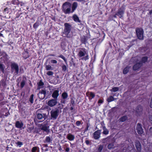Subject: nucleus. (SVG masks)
<instances>
[{
    "label": "nucleus",
    "instance_id": "nucleus-5",
    "mask_svg": "<svg viewBox=\"0 0 152 152\" xmlns=\"http://www.w3.org/2000/svg\"><path fill=\"white\" fill-rule=\"evenodd\" d=\"M136 32L138 38L140 40L143 39L144 31L141 28H136Z\"/></svg>",
    "mask_w": 152,
    "mask_h": 152
},
{
    "label": "nucleus",
    "instance_id": "nucleus-52",
    "mask_svg": "<svg viewBox=\"0 0 152 152\" xmlns=\"http://www.w3.org/2000/svg\"><path fill=\"white\" fill-rule=\"evenodd\" d=\"M51 62L52 64H56L57 61L55 60L52 59L51 60Z\"/></svg>",
    "mask_w": 152,
    "mask_h": 152
},
{
    "label": "nucleus",
    "instance_id": "nucleus-7",
    "mask_svg": "<svg viewBox=\"0 0 152 152\" xmlns=\"http://www.w3.org/2000/svg\"><path fill=\"white\" fill-rule=\"evenodd\" d=\"M61 96V98L60 102L65 104L66 101L68 99V94L65 92H64L62 94Z\"/></svg>",
    "mask_w": 152,
    "mask_h": 152
},
{
    "label": "nucleus",
    "instance_id": "nucleus-3",
    "mask_svg": "<svg viewBox=\"0 0 152 152\" xmlns=\"http://www.w3.org/2000/svg\"><path fill=\"white\" fill-rule=\"evenodd\" d=\"M60 113V110L56 108L52 110L50 112V118L52 120H55L57 119Z\"/></svg>",
    "mask_w": 152,
    "mask_h": 152
},
{
    "label": "nucleus",
    "instance_id": "nucleus-6",
    "mask_svg": "<svg viewBox=\"0 0 152 152\" xmlns=\"http://www.w3.org/2000/svg\"><path fill=\"white\" fill-rule=\"evenodd\" d=\"M47 115L46 113H38L36 115L37 118L41 120V121H44L47 118Z\"/></svg>",
    "mask_w": 152,
    "mask_h": 152
},
{
    "label": "nucleus",
    "instance_id": "nucleus-26",
    "mask_svg": "<svg viewBox=\"0 0 152 152\" xmlns=\"http://www.w3.org/2000/svg\"><path fill=\"white\" fill-rule=\"evenodd\" d=\"M115 147L114 142L110 143L107 146L108 148L110 150L114 149Z\"/></svg>",
    "mask_w": 152,
    "mask_h": 152
},
{
    "label": "nucleus",
    "instance_id": "nucleus-11",
    "mask_svg": "<svg viewBox=\"0 0 152 152\" xmlns=\"http://www.w3.org/2000/svg\"><path fill=\"white\" fill-rule=\"evenodd\" d=\"M136 130L137 133L140 134H141L143 132V129L142 127V124L139 123H138L136 126Z\"/></svg>",
    "mask_w": 152,
    "mask_h": 152
},
{
    "label": "nucleus",
    "instance_id": "nucleus-28",
    "mask_svg": "<svg viewBox=\"0 0 152 152\" xmlns=\"http://www.w3.org/2000/svg\"><path fill=\"white\" fill-rule=\"evenodd\" d=\"M73 19L74 20L75 22L80 23V20L79 18L76 15H74L73 16Z\"/></svg>",
    "mask_w": 152,
    "mask_h": 152
},
{
    "label": "nucleus",
    "instance_id": "nucleus-47",
    "mask_svg": "<svg viewBox=\"0 0 152 152\" xmlns=\"http://www.w3.org/2000/svg\"><path fill=\"white\" fill-rule=\"evenodd\" d=\"M62 70L63 72H65L67 69V68L66 66L63 64L61 66Z\"/></svg>",
    "mask_w": 152,
    "mask_h": 152
},
{
    "label": "nucleus",
    "instance_id": "nucleus-24",
    "mask_svg": "<svg viewBox=\"0 0 152 152\" xmlns=\"http://www.w3.org/2000/svg\"><path fill=\"white\" fill-rule=\"evenodd\" d=\"M66 138L70 141L73 140L75 138L74 135L72 134L69 133L68 134Z\"/></svg>",
    "mask_w": 152,
    "mask_h": 152
},
{
    "label": "nucleus",
    "instance_id": "nucleus-21",
    "mask_svg": "<svg viewBox=\"0 0 152 152\" xmlns=\"http://www.w3.org/2000/svg\"><path fill=\"white\" fill-rule=\"evenodd\" d=\"M142 107L140 105H138L136 109V111L138 114H140L142 113Z\"/></svg>",
    "mask_w": 152,
    "mask_h": 152
},
{
    "label": "nucleus",
    "instance_id": "nucleus-14",
    "mask_svg": "<svg viewBox=\"0 0 152 152\" xmlns=\"http://www.w3.org/2000/svg\"><path fill=\"white\" fill-rule=\"evenodd\" d=\"M11 3L14 5H16L18 7L24 6V3L19 2L18 0H12L11 1Z\"/></svg>",
    "mask_w": 152,
    "mask_h": 152
},
{
    "label": "nucleus",
    "instance_id": "nucleus-40",
    "mask_svg": "<svg viewBox=\"0 0 152 152\" xmlns=\"http://www.w3.org/2000/svg\"><path fill=\"white\" fill-rule=\"evenodd\" d=\"M81 42L83 44H85L86 42V39L85 37L83 36L81 38Z\"/></svg>",
    "mask_w": 152,
    "mask_h": 152
},
{
    "label": "nucleus",
    "instance_id": "nucleus-12",
    "mask_svg": "<svg viewBox=\"0 0 152 152\" xmlns=\"http://www.w3.org/2000/svg\"><path fill=\"white\" fill-rule=\"evenodd\" d=\"M71 4L68 2H66L63 4L62 6L63 10H71Z\"/></svg>",
    "mask_w": 152,
    "mask_h": 152
},
{
    "label": "nucleus",
    "instance_id": "nucleus-32",
    "mask_svg": "<svg viewBox=\"0 0 152 152\" xmlns=\"http://www.w3.org/2000/svg\"><path fill=\"white\" fill-rule=\"evenodd\" d=\"M78 6V3L76 2H74L72 4V9L75 10Z\"/></svg>",
    "mask_w": 152,
    "mask_h": 152
},
{
    "label": "nucleus",
    "instance_id": "nucleus-46",
    "mask_svg": "<svg viewBox=\"0 0 152 152\" xmlns=\"http://www.w3.org/2000/svg\"><path fill=\"white\" fill-rule=\"evenodd\" d=\"M46 69L47 70H52L53 68L50 65H46L45 66Z\"/></svg>",
    "mask_w": 152,
    "mask_h": 152
},
{
    "label": "nucleus",
    "instance_id": "nucleus-9",
    "mask_svg": "<svg viewBox=\"0 0 152 152\" xmlns=\"http://www.w3.org/2000/svg\"><path fill=\"white\" fill-rule=\"evenodd\" d=\"M46 94V91L45 90H42L39 91L38 94L39 99H43L45 98Z\"/></svg>",
    "mask_w": 152,
    "mask_h": 152
},
{
    "label": "nucleus",
    "instance_id": "nucleus-53",
    "mask_svg": "<svg viewBox=\"0 0 152 152\" xmlns=\"http://www.w3.org/2000/svg\"><path fill=\"white\" fill-rule=\"evenodd\" d=\"M64 12L66 14H69L71 10H63Z\"/></svg>",
    "mask_w": 152,
    "mask_h": 152
},
{
    "label": "nucleus",
    "instance_id": "nucleus-49",
    "mask_svg": "<svg viewBox=\"0 0 152 152\" xmlns=\"http://www.w3.org/2000/svg\"><path fill=\"white\" fill-rule=\"evenodd\" d=\"M89 96L91 97V99L94 98L95 97L94 94L92 92H90L89 94Z\"/></svg>",
    "mask_w": 152,
    "mask_h": 152
},
{
    "label": "nucleus",
    "instance_id": "nucleus-61",
    "mask_svg": "<svg viewBox=\"0 0 152 152\" xmlns=\"http://www.w3.org/2000/svg\"><path fill=\"white\" fill-rule=\"evenodd\" d=\"M149 130L151 132H152V127H151L150 128Z\"/></svg>",
    "mask_w": 152,
    "mask_h": 152
},
{
    "label": "nucleus",
    "instance_id": "nucleus-45",
    "mask_svg": "<svg viewBox=\"0 0 152 152\" xmlns=\"http://www.w3.org/2000/svg\"><path fill=\"white\" fill-rule=\"evenodd\" d=\"M103 148V145H100L99 146V147L98 149V151L99 152H101L102 151Z\"/></svg>",
    "mask_w": 152,
    "mask_h": 152
},
{
    "label": "nucleus",
    "instance_id": "nucleus-39",
    "mask_svg": "<svg viewBox=\"0 0 152 152\" xmlns=\"http://www.w3.org/2000/svg\"><path fill=\"white\" fill-rule=\"evenodd\" d=\"M75 99L74 97H72L70 98V103L72 104V106H74L75 104Z\"/></svg>",
    "mask_w": 152,
    "mask_h": 152
},
{
    "label": "nucleus",
    "instance_id": "nucleus-56",
    "mask_svg": "<svg viewBox=\"0 0 152 152\" xmlns=\"http://www.w3.org/2000/svg\"><path fill=\"white\" fill-rule=\"evenodd\" d=\"M150 106L151 108H152V97L151 98V100Z\"/></svg>",
    "mask_w": 152,
    "mask_h": 152
},
{
    "label": "nucleus",
    "instance_id": "nucleus-17",
    "mask_svg": "<svg viewBox=\"0 0 152 152\" xmlns=\"http://www.w3.org/2000/svg\"><path fill=\"white\" fill-rule=\"evenodd\" d=\"M40 129L46 132L47 133H48L50 132L49 126H47L45 125H43L41 127Z\"/></svg>",
    "mask_w": 152,
    "mask_h": 152
},
{
    "label": "nucleus",
    "instance_id": "nucleus-13",
    "mask_svg": "<svg viewBox=\"0 0 152 152\" xmlns=\"http://www.w3.org/2000/svg\"><path fill=\"white\" fill-rule=\"evenodd\" d=\"M101 131V130H98L93 133V137L95 139L97 140L100 137Z\"/></svg>",
    "mask_w": 152,
    "mask_h": 152
},
{
    "label": "nucleus",
    "instance_id": "nucleus-25",
    "mask_svg": "<svg viewBox=\"0 0 152 152\" xmlns=\"http://www.w3.org/2000/svg\"><path fill=\"white\" fill-rule=\"evenodd\" d=\"M124 13V12L123 10H121L118 11V12L116 13V15L119 17L120 18L123 17Z\"/></svg>",
    "mask_w": 152,
    "mask_h": 152
},
{
    "label": "nucleus",
    "instance_id": "nucleus-35",
    "mask_svg": "<svg viewBox=\"0 0 152 152\" xmlns=\"http://www.w3.org/2000/svg\"><path fill=\"white\" fill-rule=\"evenodd\" d=\"M90 126V124L88 123H87L86 128L85 129V130H84V132H83L84 134H86V132L88 131L89 130V126Z\"/></svg>",
    "mask_w": 152,
    "mask_h": 152
},
{
    "label": "nucleus",
    "instance_id": "nucleus-57",
    "mask_svg": "<svg viewBox=\"0 0 152 152\" xmlns=\"http://www.w3.org/2000/svg\"><path fill=\"white\" fill-rule=\"evenodd\" d=\"M103 102V101L102 100L100 99L98 101V102L99 103H102Z\"/></svg>",
    "mask_w": 152,
    "mask_h": 152
},
{
    "label": "nucleus",
    "instance_id": "nucleus-15",
    "mask_svg": "<svg viewBox=\"0 0 152 152\" xmlns=\"http://www.w3.org/2000/svg\"><path fill=\"white\" fill-rule=\"evenodd\" d=\"M135 146L138 152H140L141 150V146L140 142L139 141H136L135 142Z\"/></svg>",
    "mask_w": 152,
    "mask_h": 152
},
{
    "label": "nucleus",
    "instance_id": "nucleus-16",
    "mask_svg": "<svg viewBox=\"0 0 152 152\" xmlns=\"http://www.w3.org/2000/svg\"><path fill=\"white\" fill-rule=\"evenodd\" d=\"M142 66V63L141 62H139L138 63H136L134 65L132 69L133 70L136 71L139 69Z\"/></svg>",
    "mask_w": 152,
    "mask_h": 152
},
{
    "label": "nucleus",
    "instance_id": "nucleus-38",
    "mask_svg": "<svg viewBox=\"0 0 152 152\" xmlns=\"http://www.w3.org/2000/svg\"><path fill=\"white\" fill-rule=\"evenodd\" d=\"M119 88L118 87H116L112 88L111 90L110 91L113 92H115L118 91L119 90Z\"/></svg>",
    "mask_w": 152,
    "mask_h": 152
},
{
    "label": "nucleus",
    "instance_id": "nucleus-63",
    "mask_svg": "<svg viewBox=\"0 0 152 152\" xmlns=\"http://www.w3.org/2000/svg\"><path fill=\"white\" fill-rule=\"evenodd\" d=\"M149 14L151 15L152 13V10H150V11L149 12Z\"/></svg>",
    "mask_w": 152,
    "mask_h": 152
},
{
    "label": "nucleus",
    "instance_id": "nucleus-62",
    "mask_svg": "<svg viewBox=\"0 0 152 152\" xmlns=\"http://www.w3.org/2000/svg\"><path fill=\"white\" fill-rule=\"evenodd\" d=\"M73 106H72V107H70V110H73Z\"/></svg>",
    "mask_w": 152,
    "mask_h": 152
},
{
    "label": "nucleus",
    "instance_id": "nucleus-19",
    "mask_svg": "<svg viewBox=\"0 0 152 152\" xmlns=\"http://www.w3.org/2000/svg\"><path fill=\"white\" fill-rule=\"evenodd\" d=\"M37 89H40V88H43L44 85V83L42 82V80H40L37 83Z\"/></svg>",
    "mask_w": 152,
    "mask_h": 152
},
{
    "label": "nucleus",
    "instance_id": "nucleus-33",
    "mask_svg": "<svg viewBox=\"0 0 152 152\" xmlns=\"http://www.w3.org/2000/svg\"><path fill=\"white\" fill-rule=\"evenodd\" d=\"M148 58L147 56H145L143 57L142 58L141 61L140 62L142 64L143 63H144L145 62L147 61Z\"/></svg>",
    "mask_w": 152,
    "mask_h": 152
},
{
    "label": "nucleus",
    "instance_id": "nucleus-10",
    "mask_svg": "<svg viewBox=\"0 0 152 152\" xmlns=\"http://www.w3.org/2000/svg\"><path fill=\"white\" fill-rule=\"evenodd\" d=\"M59 90L58 88H57L56 90L53 91L52 94V97L53 99L57 100L59 96Z\"/></svg>",
    "mask_w": 152,
    "mask_h": 152
},
{
    "label": "nucleus",
    "instance_id": "nucleus-54",
    "mask_svg": "<svg viewBox=\"0 0 152 152\" xmlns=\"http://www.w3.org/2000/svg\"><path fill=\"white\" fill-rule=\"evenodd\" d=\"M76 125L77 126H79L81 124V121H77L76 123Z\"/></svg>",
    "mask_w": 152,
    "mask_h": 152
},
{
    "label": "nucleus",
    "instance_id": "nucleus-42",
    "mask_svg": "<svg viewBox=\"0 0 152 152\" xmlns=\"http://www.w3.org/2000/svg\"><path fill=\"white\" fill-rule=\"evenodd\" d=\"M4 65L2 64H0V69L1 71L3 72H4Z\"/></svg>",
    "mask_w": 152,
    "mask_h": 152
},
{
    "label": "nucleus",
    "instance_id": "nucleus-58",
    "mask_svg": "<svg viewBox=\"0 0 152 152\" xmlns=\"http://www.w3.org/2000/svg\"><path fill=\"white\" fill-rule=\"evenodd\" d=\"M69 151V148H67L65 149L66 151L68 152Z\"/></svg>",
    "mask_w": 152,
    "mask_h": 152
},
{
    "label": "nucleus",
    "instance_id": "nucleus-55",
    "mask_svg": "<svg viewBox=\"0 0 152 152\" xmlns=\"http://www.w3.org/2000/svg\"><path fill=\"white\" fill-rule=\"evenodd\" d=\"M85 142L87 145H89L90 144V141L88 140H86Z\"/></svg>",
    "mask_w": 152,
    "mask_h": 152
},
{
    "label": "nucleus",
    "instance_id": "nucleus-50",
    "mask_svg": "<svg viewBox=\"0 0 152 152\" xmlns=\"http://www.w3.org/2000/svg\"><path fill=\"white\" fill-rule=\"evenodd\" d=\"M16 144L18 146H19V147H20L21 145H23V142L20 141H18L16 143Z\"/></svg>",
    "mask_w": 152,
    "mask_h": 152
},
{
    "label": "nucleus",
    "instance_id": "nucleus-4",
    "mask_svg": "<svg viewBox=\"0 0 152 152\" xmlns=\"http://www.w3.org/2000/svg\"><path fill=\"white\" fill-rule=\"evenodd\" d=\"M11 71L12 72H14L15 75H17L19 73V68L17 64L15 63H12L10 65Z\"/></svg>",
    "mask_w": 152,
    "mask_h": 152
},
{
    "label": "nucleus",
    "instance_id": "nucleus-36",
    "mask_svg": "<svg viewBox=\"0 0 152 152\" xmlns=\"http://www.w3.org/2000/svg\"><path fill=\"white\" fill-rule=\"evenodd\" d=\"M58 57L62 58L64 61L65 64H67V62L66 59L63 55H60L58 56Z\"/></svg>",
    "mask_w": 152,
    "mask_h": 152
},
{
    "label": "nucleus",
    "instance_id": "nucleus-22",
    "mask_svg": "<svg viewBox=\"0 0 152 152\" xmlns=\"http://www.w3.org/2000/svg\"><path fill=\"white\" fill-rule=\"evenodd\" d=\"M26 77H23V80L20 83V87L21 88H22L24 87L26 84Z\"/></svg>",
    "mask_w": 152,
    "mask_h": 152
},
{
    "label": "nucleus",
    "instance_id": "nucleus-59",
    "mask_svg": "<svg viewBox=\"0 0 152 152\" xmlns=\"http://www.w3.org/2000/svg\"><path fill=\"white\" fill-rule=\"evenodd\" d=\"M149 118L150 120L152 121V116L150 115L149 116Z\"/></svg>",
    "mask_w": 152,
    "mask_h": 152
},
{
    "label": "nucleus",
    "instance_id": "nucleus-27",
    "mask_svg": "<svg viewBox=\"0 0 152 152\" xmlns=\"http://www.w3.org/2000/svg\"><path fill=\"white\" fill-rule=\"evenodd\" d=\"M23 57L24 59L28 58L29 56L28 54V53L26 51H25L23 53Z\"/></svg>",
    "mask_w": 152,
    "mask_h": 152
},
{
    "label": "nucleus",
    "instance_id": "nucleus-18",
    "mask_svg": "<svg viewBox=\"0 0 152 152\" xmlns=\"http://www.w3.org/2000/svg\"><path fill=\"white\" fill-rule=\"evenodd\" d=\"M15 126L17 128L21 129L23 127V124L22 122L18 121H16Z\"/></svg>",
    "mask_w": 152,
    "mask_h": 152
},
{
    "label": "nucleus",
    "instance_id": "nucleus-1",
    "mask_svg": "<svg viewBox=\"0 0 152 152\" xmlns=\"http://www.w3.org/2000/svg\"><path fill=\"white\" fill-rule=\"evenodd\" d=\"M78 56L80 58L84 56L81 58L82 60H83L86 61L89 58L87 51L84 48H81L80 49Z\"/></svg>",
    "mask_w": 152,
    "mask_h": 152
},
{
    "label": "nucleus",
    "instance_id": "nucleus-64",
    "mask_svg": "<svg viewBox=\"0 0 152 152\" xmlns=\"http://www.w3.org/2000/svg\"><path fill=\"white\" fill-rule=\"evenodd\" d=\"M76 0L79 2H81L83 1V0Z\"/></svg>",
    "mask_w": 152,
    "mask_h": 152
},
{
    "label": "nucleus",
    "instance_id": "nucleus-37",
    "mask_svg": "<svg viewBox=\"0 0 152 152\" xmlns=\"http://www.w3.org/2000/svg\"><path fill=\"white\" fill-rule=\"evenodd\" d=\"M34 95L33 94H32L30 96L29 98V101L30 102V103L31 104H32L34 102Z\"/></svg>",
    "mask_w": 152,
    "mask_h": 152
},
{
    "label": "nucleus",
    "instance_id": "nucleus-60",
    "mask_svg": "<svg viewBox=\"0 0 152 152\" xmlns=\"http://www.w3.org/2000/svg\"><path fill=\"white\" fill-rule=\"evenodd\" d=\"M58 149L60 151H61L62 150V149H61V146H60L58 148Z\"/></svg>",
    "mask_w": 152,
    "mask_h": 152
},
{
    "label": "nucleus",
    "instance_id": "nucleus-51",
    "mask_svg": "<svg viewBox=\"0 0 152 152\" xmlns=\"http://www.w3.org/2000/svg\"><path fill=\"white\" fill-rule=\"evenodd\" d=\"M53 72L52 71H48L47 73V74L49 76H52L53 74Z\"/></svg>",
    "mask_w": 152,
    "mask_h": 152
},
{
    "label": "nucleus",
    "instance_id": "nucleus-8",
    "mask_svg": "<svg viewBox=\"0 0 152 152\" xmlns=\"http://www.w3.org/2000/svg\"><path fill=\"white\" fill-rule=\"evenodd\" d=\"M57 102V100L53 98L49 100L47 104L49 106L52 107L56 105Z\"/></svg>",
    "mask_w": 152,
    "mask_h": 152
},
{
    "label": "nucleus",
    "instance_id": "nucleus-48",
    "mask_svg": "<svg viewBox=\"0 0 152 152\" xmlns=\"http://www.w3.org/2000/svg\"><path fill=\"white\" fill-rule=\"evenodd\" d=\"M21 7L20 8V9H23V10H25V9H26L27 10H28L29 9V8L28 6H27L25 5L24 4V6H23L22 7Z\"/></svg>",
    "mask_w": 152,
    "mask_h": 152
},
{
    "label": "nucleus",
    "instance_id": "nucleus-41",
    "mask_svg": "<svg viewBox=\"0 0 152 152\" xmlns=\"http://www.w3.org/2000/svg\"><path fill=\"white\" fill-rule=\"evenodd\" d=\"M45 142L49 143L52 141L51 140V138L49 136H47L46 137L45 139Z\"/></svg>",
    "mask_w": 152,
    "mask_h": 152
},
{
    "label": "nucleus",
    "instance_id": "nucleus-29",
    "mask_svg": "<svg viewBox=\"0 0 152 152\" xmlns=\"http://www.w3.org/2000/svg\"><path fill=\"white\" fill-rule=\"evenodd\" d=\"M127 119L128 117L126 115H124L120 118L119 119V121H120L124 122L127 120Z\"/></svg>",
    "mask_w": 152,
    "mask_h": 152
},
{
    "label": "nucleus",
    "instance_id": "nucleus-23",
    "mask_svg": "<svg viewBox=\"0 0 152 152\" xmlns=\"http://www.w3.org/2000/svg\"><path fill=\"white\" fill-rule=\"evenodd\" d=\"M112 140V139L111 137H108L107 138H103L102 140L103 143H105L106 142H110Z\"/></svg>",
    "mask_w": 152,
    "mask_h": 152
},
{
    "label": "nucleus",
    "instance_id": "nucleus-30",
    "mask_svg": "<svg viewBox=\"0 0 152 152\" xmlns=\"http://www.w3.org/2000/svg\"><path fill=\"white\" fill-rule=\"evenodd\" d=\"M31 151L32 152H39V148L38 147H34L32 149Z\"/></svg>",
    "mask_w": 152,
    "mask_h": 152
},
{
    "label": "nucleus",
    "instance_id": "nucleus-2",
    "mask_svg": "<svg viewBox=\"0 0 152 152\" xmlns=\"http://www.w3.org/2000/svg\"><path fill=\"white\" fill-rule=\"evenodd\" d=\"M64 31L63 33L66 35L67 38H71L72 36L69 33L71 31V26L69 23H66L64 24Z\"/></svg>",
    "mask_w": 152,
    "mask_h": 152
},
{
    "label": "nucleus",
    "instance_id": "nucleus-20",
    "mask_svg": "<svg viewBox=\"0 0 152 152\" xmlns=\"http://www.w3.org/2000/svg\"><path fill=\"white\" fill-rule=\"evenodd\" d=\"M34 129V126L32 125H31L28 124L27 125V131L29 133L32 132H33Z\"/></svg>",
    "mask_w": 152,
    "mask_h": 152
},
{
    "label": "nucleus",
    "instance_id": "nucleus-43",
    "mask_svg": "<svg viewBox=\"0 0 152 152\" xmlns=\"http://www.w3.org/2000/svg\"><path fill=\"white\" fill-rule=\"evenodd\" d=\"M114 100V98L112 96H110L107 99V101L108 102H110Z\"/></svg>",
    "mask_w": 152,
    "mask_h": 152
},
{
    "label": "nucleus",
    "instance_id": "nucleus-44",
    "mask_svg": "<svg viewBox=\"0 0 152 152\" xmlns=\"http://www.w3.org/2000/svg\"><path fill=\"white\" fill-rule=\"evenodd\" d=\"M39 21H37L33 25V27L35 28H37L39 26Z\"/></svg>",
    "mask_w": 152,
    "mask_h": 152
},
{
    "label": "nucleus",
    "instance_id": "nucleus-31",
    "mask_svg": "<svg viewBox=\"0 0 152 152\" xmlns=\"http://www.w3.org/2000/svg\"><path fill=\"white\" fill-rule=\"evenodd\" d=\"M103 133L104 134L107 135L108 134L109 131L108 129L106 128L105 126H104L103 127Z\"/></svg>",
    "mask_w": 152,
    "mask_h": 152
},
{
    "label": "nucleus",
    "instance_id": "nucleus-34",
    "mask_svg": "<svg viewBox=\"0 0 152 152\" xmlns=\"http://www.w3.org/2000/svg\"><path fill=\"white\" fill-rule=\"evenodd\" d=\"M129 71V67L127 66L123 70V73L124 74H127Z\"/></svg>",
    "mask_w": 152,
    "mask_h": 152
}]
</instances>
